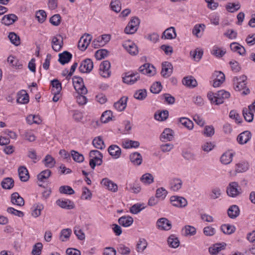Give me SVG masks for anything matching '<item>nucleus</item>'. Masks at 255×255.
<instances>
[{"instance_id": "1", "label": "nucleus", "mask_w": 255, "mask_h": 255, "mask_svg": "<svg viewBox=\"0 0 255 255\" xmlns=\"http://www.w3.org/2000/svg\"><path fill=\"white\" fill-rule=\"evenodd\" d=\"M230 93L224 90H220L216 93L210 92L208 93V100L211 103L215 105L223 104L226 99L229 98Z\"/></svg>"}, {"instance_id": "2", "label": "nucleus", "mask_w": 255, "mask_h": 255, "mask_svg": "<svg viewBox=\"0 0 255 255\" xmlns=\"http://www.w3.org/2000/svg\"><path fill=\"white\" fill-rule=\"evenodd\" d=\"M247 78L245 75H242L239 77H236L233 79L234 88L237 91H242V94L244 95H248L250 93V90L247 88Z\"/></svg>"}, {"instance_id": "3", "label": "nucleus", "mask_w": 255, "mask_h": 255, "mask_svg": "<svg viewBox=\"0 0 255 255\" xmlns=\"http://www.w3.org/2000/svg\"><path fill=\"white\" fill-rule=\"evenodd\" d=\"M91 158L89 164L92 169H94L96 165H101L103 163V157L102 153L97 150H92L89 153Z\"/></svg>"}, {"instance_id": "4", "label": "nucleus", "mask_w": 255, "mask_h": 255, "mask_svg": "<svg viewBox=\"0 0 255 255\" xmlns=\"http://www.w3.org/2000/svg\"><path fill=\"white\" fill-rule=\"evenodd\" d=\"M73 84L77 94H87L88 90L85 86L82 78L75 76L72 78Z\"/></svg>"}, {"instance_id": "5", "label": "nucleus", "mask_w": 255, "mask_h": 255, "mask_svg": "<svg viewBox=\"0 0 255 255\" xmlns=\"http://www.w3.org/2000/svg\"><path fill=\"white\" fill-rule=\"evenodd\" d=\"M212 78V85L214 88L220 87L225 81V74L221 71H215Z\"/></svg>"}, {"instance_id": "6", "label": "nucleus", "mask_w": 255, "mask_h": 255, "mask_svg": "<svg viewBox=\"0 0 255 255\" xmlns=\"http://www.w3.org/2000/svg\"><path fill=\"white\" fill-rule=\"evenodd\" d=\"M92 39V36L88 33H85L82 36L78 42L79 49L84 51H85L89 45Z\"/></svg>"}, {"instance_id": "7", "label": "nucleus", "mask_w": 255, "mask_h": 255, "mask_svg": "<svg viewBox=\"0 0 255 255\" xmlns=\"http://www.w3.org/2000/svg\"><path fill=\"white\" fill-rule=\"evenodd\" d=\"M93 62L91 59L87 58L80 64L79 70L83 73H89L93 69Z\"/></svg>"}, {"instance_id": "8", "label": "nucleus", "mask_w": 255, "mask_h": 255, "mask_svg": "<svg viewBox=\"0 0 255 255\" xmlns=\"http://www.w3.org/2000/svg\"><path fill=\"white\" fill-rule=\"evenodd\" d=\"M140 78L139 75L137 72H127L123 78V81L126 84L132 85L134 84Z\"/></svg>"}, {"instance_id": "9", "label": "nucleus", "mask_w": 255, "mask_h": 255, "mask_svg": "<svg viewBox=\"0 0 255 255\" xmlns=\"http://www.w3.org/2000/svg\"><path fill=\"white\" fill-rule=\"evenodd\" d=\"M235 152L233 150H228L225 151L220 157V161L223 164L227 165L232 162Z\"/></svg>"}, {"instance_id": "10", "label": "nucleus", "mask_w": 255, "mask_h": 255, "mask_svg": "<svg viewBox=\"0 0 255 255\" xmlns=\"http://www.w3.org/2000/svg\"><path fill=\"white\" fill-rule=\"evenodd\" d=\"M170 202L173 206L182 208L187 205L186 199L182 197L178 196H172L170 199Z\"/></svg>"}, {"instance_id": "11", "label": "nucleus", "mask_w": 255, "mask_h": 255, "mask_svg": "<svg viewBox=\"0 0 255 255\" xmlns=\"http://www.w3.org/2000/svg\"><path fill=\"white\" fill-rule=\"evenodd\" d=\"M52 48L56 52L59 51L63 45V37L60 34L52 37Z\"/></svg>"}, {"instance_id": "12", "label": "nucleus", "mask_w": 255, "mask_h": 255, "mask_svg": "<svg viewBox=\"0 0 255 255\" xmlns=\"http://www.w3.org/2000/svg\"><path fill=\"white\" fill-rule=\"evenodd\" d=\"M228 195L232 197H235L241 193V189L237 182H232L227 189Z\"/></svg>"}, {"instance_id": "13", "label": "nucleus", "mask_w": 255, "mask_h": 255, "mask_svg": "<svg viewBox=\"0 0 255 255\" xmlns=\"http://www.w3.org/2000/svg\"><path fill=\"white\" fill-rule=\"evenodd\" d=\"M138 70L140 73L149 76H153L156 73L155 68L149 63H145L141 65L139 67Z\"/></svg>"}, {"instance_id": "14", "label": "nucleus", "mask_w": 255, "mask_h": 255, "mask_svg": "<svg viewBox=\"0 0 255 255\" xmlns=\"http://www.w3.org/2000/svg\"><path fill=\"white\" fill-rule=\"evenodd\" d=\"M111 63L108 60L103 61L100 66V69L102 71L101 75L104 78H108L111 75Z\"/></svg>"}, {"instance_id": "15", "label": "nucleus", "mask_w": 255, "mask_h": 255, "mask_svg": "<svg viewBox=\"0 0 255 255\" xmlns=\"http://www.w3.org/2000/svg\"><path fill=\"white\" fill-rule=\"evenodd\" d=\"M123 45L127 51L130 55H136L138 54V48L132 42L130 41H126Z\"/></svg>"}, {"instance_id": "16", "label": "nucleus", "mask_w": 255, "mask_h": 255, "mask_svg": "<svg viewBox=\"0 0 255 255\" xmlns=\"http://www.w3.org/2000/svg\"><path fill=\"white\" fill-rule=\"evenodd\" d=\"M173 72V66L171 63L166 61L162 64L161 75L164 78L169 77Z\"/></svg>"}, {"instance_id": "17", "label": "nucleus", "mask_w": 255, "mask_h": 255, "mask_svg": "<svg viewBox=\"0 0 255 255\" xmlns=\"http://www.w3.org/2000/svg\"><path fill=\"white\" fill-rule=\"evenodd\" d=\"M157 226L161 230L168 231L171 228L170 222L165 218H161L157 221Z\"/></svg>"}, {"instance_id": "18", "label": "nucleus", "mask_w": 255, "mask_h": 255, "mask_svg": "<svg viewBox=\"0 0 255 255\" xmlns=\"http://www.w3.org/2000/svg\"><path fill=\"white\" fill-rule=\"evenodd\" d=\"M101 184L106 189L112 192H115L118 190L117 185L107 178L103 179L101 181Z\"/></svg>"}, {"instance_id": "19", "label": "nucleus", "mask_w": 255, "mask_h": 255, "mask_svg": "<svg viewBox=\"0 0 255 255\" xmlns=\"http://www.w3.org/2000/svg\"><path fill=\"white\" fill-rule=\"evenodd\" d=\"M251 136L252 134L250 131H245L238 136L237 141L240 144H244L250 140Z\"/></svg>"}, {"instance_id": "20", "label": "nucleus", "mask_w": 255, "mask_h": 255, "mask_svg": "<svg viewBox=\"0 0 255 255\" xmlns=\"http://www.w3.org/2000/svg\"><path fill=\"white\" fill-rule=\"evenodd\" d=\"M58 61L62 64L64 65L68 63L72 59V55L69 52L65 51L59 53Z\"/></svg>"}, {"instance_id": "21", "label": "nucleus", "mask_w": 255, "mask_h": 255, "mask_svg": "<svg viewBox=\"0 0 255 255\" xmlns=\"http://www.w3.org/2000/svg\"><path fill=\"white\" fill-rule=\"evenodd\" d=\"M18 19L17 16L14 14H9L4 15L2 19V23L5 25H9L13 24Z\"/></svg>"}, {"instance_id": "22", "label": "nucleus", "mask_w": 255, "mask_h": 255, "mask_svg": "<svg viewBox=\"0 0 255 255\" xmlns=\"http://www.w3.org/2000/svg\"><path fill=\"white\" fill-rule=\"evenodd\" d=\"M128 99V97H122L118 102L114 103V108L120 112L124 111L127 107Z\"/></svg>"}, {"instance_id": "23", "label": "nucleus", "mask_w": 255, "mask_h": 255, "mask_svg": "<svg viewBox=\"0 0 255 255\" xmlns=\"http://www.w3.org/2000/svg\"><path fill=\"white\" fill-rule=\"evenodd\" d=\"M230 48L232 51L239 53L242 56L246 54V49L242 45L237 42H233L230 44Z\"/></svg>"}, {"instance_id": "24", "label": "nucleus", "mask_w": 255, "mask_h": 255, "mask_svg": "<svg viewBox=\"0 0 255 255\" xmlns=\"http://www.w3.org/2000/svg\"><path fill=\"white\" fill-rule=\"evenodd\" d=\"M16 101L18 103L25 104L29 102V96L26 91L21 90L17 94Z\"/></svg>"}, {"instance_id": "25", "label": "nucleus", "mask_w": 255, "mask_h": 255, "mask_svg": "<svg viewBox=\"0 0 255 255\" xmlns=\"http://www.w3.org/2000/svg\"><path fill=\"white\" fill-rule=\"evenodd\" d=\"M226 247V244L225 243H217L209 248V251L211 254L215 255L221 251L224 250Z\"/></svg>"}, {"instance_id": "26", "label": "nucleus", "mask_w": 255, "mask_h": 255, "mask_svg": "<svg viewBox=\"0 0 255 255\" xmlns=\"http://www.w3.org/2000/svg\"><path fill=\"white\" fill-rule=\"evenodd\" d=\"M109 154L114 158H118L121 154V148L116 145H111L108 148Z\"/></svg>"}, {"instance_id": "27", "label": "nucleus", "mask_w": 255, "mask_h": 255, "mask_svg": "<svg viewBox=\"0 0 255 255\" xmlns=\"http://www.w3.org/2000/svg\"><path fill=\"white\" fill-rule=\"evenodd\" d=\"M175 29L174 27H170L167 28L163 33L162 38L164 37L165 39H172L176 37Z\"/></svg>"}, {"instance_id": "28", "label": "nucleus", "mask_w": 255, "mask_h": 255, "mask_svg": "<svg viewBox=\"0 0 255 255\" xmlns=\"http://www.w3.org/2000/svg\"><path fill=\"white\" fill-rule=\"evenodd\" d=\"M174 131L170 128H166L160 135V139L162 141L166 140L171 141L173 138Z\"/></svg>"}, {"instance_id": "29", "label": "nucleus", "mask_w": 255, "mask_h": 255, "mask_svg": "<svg viewBox=\"0 0 255 255\" xmlns=\"http://www.w3.org/2000/svg\"><path fill=\"white\" fill-rule=\"evenodd\" d=\"M11 202L13 204L19 206H22L24 204V199L17 192H14L11 194Z\"/></svg>"}, {"instance_id": "30", "label": "nucleus", "mask_w": 255, "mask_h": 255, "mask_svg": "<svg viewBox=\"0 0 255 255\" xmlns=\"http://www.w3.org/2000/svg\"><path fill=\"white\" fill-rule=\"evenodd\" d=\"M182 83L189 88H194L197 85L196 79L192 76L184 77L182 80Z\"/></svg>"}, {"instance_id": "31", "label": "nucleus", "mask_w": 255, "mask_h": 255, "mask_svg": "<svg viewBox=\"0 0 255 255\" xmlns=\"http://www.w3.org/2000/svg\"><path fill=\"white\" fill-rule=\"evenodd\" d=\"M182 180L179 178H174L170 182V188L173 191H178L182 186Z\"/></svg>"}, {"instance_id": "32", "label": "nucleus", "mask_w": 255, "mask_h": 255, "mask_svg": "<svg viewBox=\"0 0 255 255\" xmlns=\"http://www.w3.org/2000/svg\"><path fill=\"white\" fill-rule=\"evenodd\" d=\"M56 203L60 207L67 209H72L74 207L73 202L69 200H58L56 201Z\"/></svg>"}, {"instance_id": "33", "label": "nucleus", "mask_w": 255, "mask_h": 255, "mask_svg": "<svg viewBox=\"0 0 255 255\" xmlns=\"http://www.w3.org/2000/svg\"><path fill=\"white\" fill-rule=\"evenodd\" d=\"M118 222L123 227H128L133 223V220L130 216H123L119 219Z\"/></svg>"}, {"instance_id": "34", "label": "nucleus", "mask_w": 255, "mask_h": 255, "mask_svg": "<svg viewBox=\"0 0 255 255\" xmlns=\"http://www.w3.org/2000/svg\"><path fill=\"white\" fill-rule=\"evenodd\" d=\"M228 214L230 218L234 219L240 214V209L237 205L231 206L228 210Z\"/></svg>"}, {"instance_id": "35", "label": "nucleus", "mask_w": 255, "mask_h": 255, "mask_svg": "<svg viewBox=\"0 0 255 255\" xmlns=\"http://www.w3.org/2000/svg\"><path fill=\"white\" fill-rule=\"evenodd\" d=\"M130 160L134 165H139L142 162L141 154L137 152L131 153L129 156Z\"/></svg>"}, {"instance_id": "36", "label": "nucleus", "mask_w": 255, "mask_h": 255, "mask_svg": "<svg viewBox=\"0 0 255 255\" xmlns=\"http://www.w3.org/2000/svg\"><path fill=\"white\" fill-rule=\"evenodd\" d=\"M167 242L168 245L172 248L178 247L180 244L178 238L173 235H171L168 237Z\"/></svg>"}, {"instance_id": "37", "label": "nucleus", "mask_w": 255, "mask_h": 255, "mask_svg": "<svg viewBox=\"0 0 255 255\" xmlns=\"http://www.w3.org/2000/svg\"><path fill=\"white\" fill-rule=\"evenodd\" d=\"M249 168L248 163L241 162L237 163L235 166V171L237 173H242L246 171Z\"/></svg>"}, {"instance_id": "38", "label": "nucleus", "mask_w": 255, "mask_h": 255, "mask_svg": "<svg viewBox=\"0 0 255 255\" xmlns=\"http://www.w3.org/2000/svg\"><path fill=\"white\" fill-rule=\"evenodd\" d=\"M92 143L95 148L99 149H103L106 147L104 141L101 136L95 137L93 140Z\"/></svg>"}, {"instance_id": "39", "label": "nucleus", "mask_w": 255, "mask_h": 255, "mask_svg": "<svg viewBox=\"0 0 255 255\" xmlns=\"http://www.w3.org/2000/svg\"><path fill=\"white\" fill-rule=\"evenodd\" d=\"M43 163L46 167L52 168L54 166L56 161L51 155L47 154L43 160Z\"/></svg>"}, {"instance_id": "40", "label": "nucleus", "mask_w": 255, "mask_h": 255, "mask_svg": "<svg viewBox=\"0 0 255 255\" xmlns=\"http://www.w3.org/2000/svg\"><path fill=\"white\" fill-rule=\"evenodd\" d=\"M14 180L12 178H5L1 182L2 187L6 189H10L13 187Z\"/></svg>"}, {"instance_id": "41", "label": "nucleus", "mask_w": 255, "mask_h": 255, "mask_svg": "<svg viewBox=\"0 0 255 255\" xmlns=\"http://www.w3.org/2000/svg\"><path fill=\"white\" fill-rule=\"evenodd\" d=\"M211 54L217 57H222L226 53L225 49L214 46L211 52Z\"/></svg>"}, {"instance_id": "42", "label": "nucleus", "mask_w": 255, "mask_h": 255, "mask_svg": "<svg viewBox=\"0 0 255 255\" xmlns=\"http://www.w3.org/2000/svg\"><path fill=\"white\" fill-rule=\"evenodd\" d=\"M49 176H37V183L38 186L44 188L47 187L49 181L48 180Z\"/></svg>"}, {"instance_id": "43", "label": "nucleus", "mask_w": 255, "mask_h": 255, "mask_svg": "<svg viewBox=\"0 0 255 255\" xmlns=\"http://www.w3.org/2000/svg\"><path fill=\"white\" fill-rule=\"evenodd\" d=\"M179 122L189 130H191L194 127V124L189 119L181 118L179 119Z\"/></svg>"}, {"instance_id": "44", "label": "nucleus", "mask_w": 255, "mask_h": 255, "mask_svg": "<svg viewBox=\"0 0 255 255\" xmlns=\"http://www.w3.org/2000/svg\"><path fill=\"white\" fill-rule=\"evenodd\" d=\"M27 123L29 125L33 124H39L41 123V120L38 116L30 115L26 119Z\"/></svg>"}, {"instance_id": "45", "label": "nucleus", "mask_w": 255, "mask_h": 255, "mask_svg": "<svg viewBox=\"0 0 255 255\" xmlns=\"http://www.w3.org/2000/svg\"><path fill=\"white\" fill-rule=\"evenodd\" d=\"M140 145V143L137 141H133L131 140H127L123 143V146L125 148H136Z\"/></svg>"}, {"instance_id": "46", "label": "nucleus", "mask_w": 255, "mask_h": 255, "mask_svg": "<svg viewBox=\"0 0 255 255\" xmlns=\"http://www.w3.org/2000/svg\"><path fill=\"white\" fill-rule=\"evenodd\" d=\"M113 113L110 110L104 112L101 116V121L103 123H106L112 120Z\"/></svg>"}, {"instance_id": "47", "label": "nucleus", "mask_w": 255, "mask_h": 255, "mask_svg": "<svg viewBox=\"0 0 255 255\" xmlns=\"http://www.w3.org/2000/svg\"><path fill=\"white\" fill-rule=\"evenodd\" d=\"M169 116V113L167 110H163L159 113L154 114V118L158 121H163L166 120Z\"/></svg>"}, {"instance_id": "48", "label": "nucleus", "mask_w": 255, "mask_h": 255, "mask_svg": "<svg viewBox=\"0 0 255 255\" xmlns=\"http://www.w3.org/2000/svg\"><path fill=\"white\" fill-rule=\"evenodd\" d=\"M243 115L245 120L248 122H252L254 119V113L250 111L249 109L245 108L243 110Z\"/></svg>"}, {"instance_id": "49", "label": "nucleus", "mask_w": 255, "mask_h": 255, "mask_svg": "<svg viewBox=\"0 0 255 255\" xmlns=\"http://www.w3.org/2000/svg\"><path fill=\"white\" fill-rule=\"evenodd\" d=\"M110 7L113 11L119 13L121 10V3L120 0H112Z\"/></svg>"}, {"instance_id": "50", "label": "nucleus", "mask_w": 255, "mask_h": 255, "mask_svg": "<svg viewBox=\"0 0 255 255\" xmlns=\"http://www.w3.org/2000/svg\"><path fill=\"white\" fill-rule=\"evenodd\" d=\"M51 84L53 87L51 92H56V93H60L62 90L61 83L57 79L52 80Z\"/></svg>"}, {"instance_id": "51", "label": "nucleus", "mask_w": 255, "mask_h": 255, "mask_svg": "<svg viewBox=\"0 0 255 255\" xmlns=\"http://www.w3.org/2000/svg\"><path fill=\"white\" fill-rule=\"evenodd\" d=\"M248 240L253 244L252 247L250 249L252 254L255 255V231L248 234Z\"/></svg>"}, {"instance_id": "52", "label": "nucleus", "mask_w": 255, "mask_h": 255, "mask_svg": "<svg viewBox=\"0 0 255 255\" xmlns=\"http://www.w3.org/2000/svg\"><path fill=\"white\" fill-rule=\"evenodd\" d=\"M221 229L224 234L230 235L235 231L236 228L234 226L224 224L221 226Z\"/></svg>"}, {"instance_id": "53", "label": "nucleus", "mask_w": 255, "mask_h": 255, "mask_svg": "<svg viewBox=\"0 0 255 255\" xmlns=\"http://www.w3.org/2000/svg\"><path fill=\"white\" fill-rule=\"evenodd\" d=\"M8 38L10 42L15 46H18L20 44V38L18 35L14 32H10L8 35Z\"/></svg>"}, {"instance_id": "54", "label": "nucleus", "mask_w": 255, "mask_h": 255, "mask_svg": "<svg viewBox=\"0 0 255 255\" xmlns=\"http://www.w3.org/2000/svg\"><path fill=\"white\" fill-rule=\"evenodd\" d=\"M72 233V231L70 229L67 228L63 229L60 233V239L62 242L66 241L68 239Z\"/></svg>"}, {"instance_id": "55", "label": "nucleus", "mask_w": 255, "mask_h": 255, "mask_svg": "<svg viewBox=\"0 0 255 255\" xmlns=\"http://www.w3.org/2000/svg\"><path fill=\"white\" fill-rule=\"evenodd\" d=\"M224 36L229 39L234 40L237 37V32L233 29H228L224 33Z\"/></svg>"}, {"instance_id": "56", "label": "nucleus", "mask_w": 255, "mask_h": 255, "mask_svg": "<svg viewBox=\"0 0 255 255\" xmlns=\"http://www.w3.org/2000/svg\"><path fill=\"white\" fill-rule=\"evenodd\" d=\"M167 193L168 192L165 188L161 187L157 189L155 196L156 198H158L159 199L163 200L167 196Z\"/></svg>"}, {"instance_id": "57", "label": "nucleus", "mask_w": 255, "mask_h": 255, "mask_svg": "<svg viewBox=\"0 0 255 255\" xmlns=\"http://www.w3.org/2000/svg\"><path fill=\"white\" fill-rule=\"evenodd\" d=\"M147 96V92L145 89H140L136 91L134 94V97L139 100H144Z\"/></svg>"}, {"instance_id": "58", "label": "nucleus", "mask_w": 255, "mask_h": 255, "mask_svg": "<svg viewBox=\"0 0 255 255\" xmlns=\"http://www.w3.org/2000/svg\"><path fill=\"white\" fill-rule=\"evenodd\" d=\"M71 152V156L72 157L73 160L77 162H82L84 160V157L83 154H80L78 152L75 150H72Z\"/></svg>"}, {"instance_id": "59", "label": "nucleus", "mask_w": 255, "mask_h": 255, "mask_svg": "<svg viewBox=\"0 0 255 255\" xmlns=\"http://www.w3.org/2000/svg\"><path fill=\"white\" fill-rule=\"evenodd\" d=\"M162 86L159 82L154 83L151 86L150 91L153 94H158L162 90Z\"/></svg>"}, {"instance_id": "60", "label": "nucleus", "mask_w": 255, "mask_h": 255, "mask_svg": "<svg viewBox=\"0 0 255 255\" xmlns=\"http://www.w3.org/2000/svg\"><path fill=\"white\" fill-rule=\"evenodd\" d=\"M109 51L105 49H102L97 50L95 54V56L97 60H101L107 56Z\"/></svg>"}, {"instance_id": "61", "label": "nucleus", "mask_w": 255, "mask_h": 255, "mask_svg": "<svg viewBox=\"0 0 255 255\" xmlns=\"http://www.w3.org/2000/svg\"><path fill=\"white\" fill-rule=\"evenodd\" d=\"M203 54L202 50H198V49L190 51V55L192 58L196 61H198L201 58Z\"/></svg>"}, {"instance_id": "62", "label": "nucleus", "mask_w": 255, "mask_h": 255, "mask_svg": "<svg viewBox=\"0 0 255 255\" xmlns=\"http://www.w3.org/2000/svg\"><path fill=\"white\" fill-rule=\"evenodd\" d=\"M34 209L32 211V215L34 217H37L41 214V211L43 209V205L41 204L38 203L34 205Z\"/></svg>"}, {"instance_id": "63", "label": "nucleus", "mask_w": 255, "mask_h": 255, "mask_svg": "<svg viewBox=\"0 0 255 255\" xmlns=\"http://www.w3.org/2000/svg\"><path fill=\"white\" fill-rule=\"evenodd\" d=\"M43 248V245L41 243H37L35 244L31 252L33 255H40L41 253V250Z\"/></svg>"}, {"instance_id": "64", "label": "nucleus", "mask_w": 255, "mask_h": 255, "mask_svg": "<svg viewBox=\"0 0 255 255\" xmlns=\"http://www.w3.org/2000/svg\"><path fill=\"white\" fill-rule=\"evenodd\" d=\"M239 3H229L227 6V9L231 12H234L240 8Z\"/></svg>"}]
</instances>
